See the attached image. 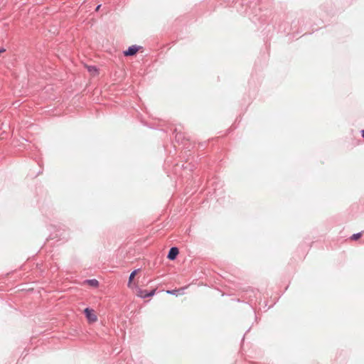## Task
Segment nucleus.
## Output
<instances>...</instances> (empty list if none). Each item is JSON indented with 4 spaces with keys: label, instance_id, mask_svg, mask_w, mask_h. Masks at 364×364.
Segmentation results:
<instances>
[{
    "label": "nucleus",
    "instance_id": "0eeeda50",
    "mask_svg": "<svg viewBox=\"0 0 364 364\" xmlns=\"http://www.w3.org/2000/svg\"><path fill=\"white\" fill-rule=\"evenodd\" d=\"M86 283L89 284L90 285L97 287L99 285V282L97 279H87L86 280Z\"/></svg>",
    "mask_w": 364,
    "mask_h": 364
},
{
    "label": "nucleus",
    "instance_id": "f8f14e48",
    "mask_svg": "<svg viewBox=\"0 0 364 364\" xmlns=\"http://www.w3.org/2000/svg\"><path fill=\"white\" fill-rule=\"evenodd\" d=\"M100 6H101V5H100H100H98V6H97V8H96V9H95V10H96V11H98V10L100 9Z\"/></svg>",
    "mask_w": 364,
    "mask_h": 364
},
{
    "label": "nucleus",
    "instance_id": "7ed1b4c3",
    "mask_svg": "<svg viewBox=\"0 0 364 364\" xmlns=\"http://www.w3.org/2000/svg\"><path fill=\"white\" fill-rule=\"evenodd\" d=\"M155 292V289H153L150 291H148L147 290L139 289L137 295L141 298L145 299L154 296Z\"/></svg>",
    "mask_w": 364,
    "mask_h": 364
},
{
    "label": "nucleus",
    "instance_id": "39448f33",
    "mask_svg": "<svg viewBox=\"0 0 364 364\" xmlns=\"http://www.w3.org/2000/svg\"><path fill=\"white\" fill-rule=\"evenodd\" d=\"M185 289H186V287H183V288L178 289L168 290V291H166V292H167V294H169L178 296L179 294H183Z\"/></svg>",
    "mask_w": 364,
    "mask_h": 364
},
{
    "label": "nucleus",
    "instance_id": "ddd939ff",
    "mask_svg": "<svg viewBox=\"0 0 364 364\" xmlns=\"http://www.w3.org/2000/svg\"><path fill=\"white\" fill-rule=\"evenodd\" d=\"M361 133H362V136L364 139V129L361 131Z\"/></svg>",
    "mask_w": 364,
    "mask_h": 364
},
{
    "label": "nucleus",
    "instance_id": "20e7f679",
    "mask_svg": "<svg viewBox=\"0 0 364 364\" xmlns=\"http://www.w3.org/2000/svg\"><path fill=\"white\" fill-rule=\"evenodd\" d=\"M179 253V250L176 247H172L168 251L167 258L169 260H174Z\"/></svg>",
    "mask_w": 364,
    "mask_h": 364
},
{
    "label": "nucleus",
    "instance_id": "1a4fd4ad",
    "mask_svg": "<svg viewBox=\"0 0 364 364\" xmlns=\"http://www.w3.org/2000/svg\"><path fill=\"white\" fill-rule=\"evenodd\" d=\"M175 137L177 141H180L183 136L181 132H176Z\"/></svg>",
    "mask_w": 364,
    "mask_h": 364
},
{
    "label": "nucleus",
    "instance_id": "f257e3e1",
    "mask_svg": "<svg viewBox=\"0 0 364 364\" xmlns=\"http://www.w3.org/2000/svg\"><path fill=\"white\" fill-rule=\"evenodd\" d=\"M86 318L90 322H95L97 320V316L94 314V311L90 308H85L84 310Z\"/></svg>",
    "mask_w": 364,
    "mask_h": 364
},
{
    "label": "nucleus",
    "instance_id": "9b49d317",
    "mask_svg": "<svg viewBox=\"0 0 364 364\" xmlns=\"http://www.w3.org/2000/svg\"><path fill=\"white\" fill-rule=\"evenodd\" d=\"M5 51H6L5 48L0 47V54L4 53V52H5Z\"/></svg>",
    "mask_w": 364,
    "mask_h": 364
},
{
    "label": "nucleus",
    "instance_id": "423d86ee",
    "mask_svg": "<svg viewBox=\"0 0 364 364\" xmlns=\"http://www.w3.org/2000/svg\"><path fill=\"white\" fill-rule=\"evenodd\" d=\"M139 271V269H137L131 272L129 277L128 287H130L132 280L134 279L135 275L136 274V273Z\"/></svg>",
    "mask_w": 364,
    "mask_h": 364
},
{
    "label": "nucleus",
    "instance_id": "6e6552de",
    "mask_svg": "<svg viewBox=\"0 0 364 364\" xmlns=\"http://www.w3.org/2000/svg\"><path fill=\"white\" fill-rule=\"evenodd\" d=\"M361 236V232H358V233H355V234H353L352 236H351V239L353 240H358V238H360Z\"/></svg>",
    "mask_w": 364,
    "mask_h": 364
},
{
    "label": "nucleus",
    "instance_id": "f03ea898",
    "mask_svg": "<svg viewBox=\"0 0 364 364\" xmlns=\"http://www.w3.org/2000/svg\"><path fill=\"white\" fill-rule=\"evenodd\" d=\"M139 48L140 47L136 45L129 46L127 50L124 51V55L125 56H132L137 53Z\"/></svg>",
    "mask_w": 364,
    "mask_h": 364
},
{
    "label": "nucleus",
    "instance_id": "9d476101",
    "mask_svg": "<svg viewBox=\"0 0 364 364\" xmlns=\"http://www.w3.org/2000/svg\"><path fill=\"white\" fill-rule=\"evenodd\" d=\"M88 70H89L90 71H92V70H95V71H97L96 68H95V67H94V66L89 67Z\"/></svg>",
    "mask_w": 364,
    "mask_h": 364
}]
</instances>
